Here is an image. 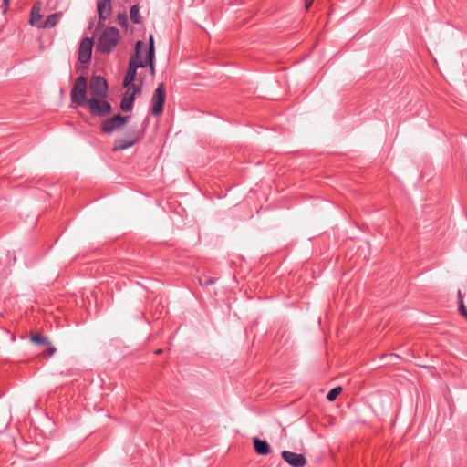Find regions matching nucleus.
Listing matches in <instances>:
<instances>
[{
	"label": "nucleus",
	"instance_id": "obj_31",
	"mask_svg": "<svg viewBox=\"0 0 467 467\" xmlns=\"http://www.w3.org/2000/svg\"><path fill=\"white\" fill-rule=\"evenodd\" d=\"M463 317L467 319V313Z\"/></svg>",
	"mask_w": 467,
	"mask_h": 467
},
{
	"label": "nucleus",
	"instance_id": "obj_20",
	"mask_svg": "<svg viewBox=\"0 0 467 467\" xmlns=\"http://www.w3.org/2000/svg\"><path fill=\"white\" fill-rule=\"evenodd\" d=\"M137 72L132 71L131 69H128L126 75L123 79V87L130 86L132 82H134L136 78Z\"/></svg>",
	"mask_w": 467,
	"mask_h": 467
},
{
	"label": "nucleus",
	"instance_id": "obj_17",
	"mask_svg": "<svg viewBox=\"0 0 467 467\" xmlns=\"http://www.w3.org/2000/svg\"><path fill=\"white\" fill-rule=\"evenodd\" d=\"M130 20L134 24H140L142 22L141 16L140 15V6L138 4L133 5L130 7Z\"/></svg>",
	"mask_w": 467,
	"mask_h": 467
},
{
	"label": "nucleus",
	"instance_id": "obj_30",
	"mask_svg": "<svg viewBox=\"0 0 467 467\" xmlns=\"http://www.w3.org/2000/svg\"><path fill=\"white\" fill-rule=\"evenodd\" d=\"M161 352H162V349H161V348H159V349H157V350L155 351V353H156V354H160V353H161Z\"/></svg>",
	"mask_w": 467,
	"mask_h": 467
},
{
	"label": "nucleus",
	"instance_id": "obj_28",
	"mask_svg": "<svg viewBox=\"0 0 467 467\" xmlns=\"http://www.w3.org/2000/svg\"><path fill=\"white\" fill-rule=\"evenodd\" d=\"M55 351H56V348L54 347H48L47 355L50 357L55 353Z\"/></svg>",
	"mask_w": 467,
	"mask_h": 467
},
{
	"label": "nucleus",
	"instance_id": "obj_12",
	"mask_svg": "<svg viewBox=\"0 0 467 467\" xmlns=\"http://www.w3.org/2000/svg\"><path fill=\"white\" fill-rule=\"evenodd\" d=\"M112 0H97V11L99 14L98 26H103L105 20L111 15Z\"/></svg>",
	"mask_w": 467,
	"mask_h": 467
},
{
	"label": "nucleus",
	"instance_id": "obj_5",
	"mask_svg": "<svg viewBox=\"0 0 467 467\" xmlns=\"http://www.w3.org/2000/svg\"><path fill=\"white\" fill-rule=\"evenodd\" d=\"M142 135L139 133L135 129L130 130L125 138H118L114 140V145L112 148L113 151H120L136 144L140 139Z\"/></svg>",
	"mask_w": 467,
	"mask_h": 467
},
{
	"label": "nucleus",
	"instance_id": "obj_29",
	"mask_svg": "<svg viewBox=\"0 0 467 467\" xmlns=\"http://www.w3.org/2000/svg\"><path fill=\"white\" fill-rule=\"evenodd\" d=\"M10 0H3L2 5L4 7V11H5L9 5Z\"/></svg>",
	"mask_w": 467,
	"mask_h": 467
},
{
	"label": "nucleus",
	"instance_id": "obj_2",
	"mask_svg": "<svg viewBox=\"0 0 467 467\" xmlns=\"http://www.w3.org/2000/svg\"><path fill=\"white\" fill-rule=\"evenodd\" d=\"M87 104L90 114L95 117H107L112 112V106L106 98L92 97Z\"/></svg>",
	"mask_w": 467,
	"mask_h": 467
},
{
	"label": "nucleus",
	"instance_id": "obj_22",
	"mask_svg": "<svg viewBox=\"0 0 467 467\" xmlns=\"http://www.w3.org/2000/svg\"><path fill=\"white\" fill-rule=\"evenodd\" d=\"M341 391H342V388L341 387L333 388L327 394V399L329 401H334L337 398V396L341 393Z\"/></svg>",
	"mask_w": 467,
	"mask_h": 467
},
{
	"label": "nucleus",
	"instance_id": "obj_15",
	"mask_svg": "<svg viewBox=\"0 0 467 467\" xmlns=\"http://www.w3.org/2000/svg\"><path fill=\"white\" fill-rule=\"evenodd\" d=\"M62 17V12H56L47 16L46 20L41 24L40 28H52L54 27L60 18Z\"/></svg>",
	"mask_w": 467,
	"mask_h": 467
},
{
	"label": "nucleus",
	"instance_id": "obj_18",
	"mask_svg": "<svg viewBox=\"0 0 467 467\" xmlns=\"http://www.w3.org/2000/svg\"><path fill=\"white\" fill-rule=\"evenodd\" d=\"M30 340L39 346H49L48 338L39 333L31 335Z\"/></svg>",
	"mask_w": 467,
	"mask_h": 467
},
{
	"label": "nucleus",
	"instance_id": "obj_8",
	"mask_svg": "<svg viewBox=\"0 0 467 467\" xmlns=\"http://www.w3.org/2000/svg\"><path fill=\"white\" fill-rule=\"evenodd\" d=\"M143 47L144 43L141 40H138L135 44V54L129 60L128 69L137 72L138 68L147 66V62L142 59L141 50Z\"/></svg>",
	"mask_w": 467,
	"mask_h": 467
},
{
	"label": "nucleus",
	"instance_id": "obj_23",
	"mask_svg": "<svg viewBox=\"0 0 467 467\" xmlns=\"http://www.w3.org/2000/svg\"><path fill=\"white\" fill-rule=\"evenodd\" d=\"M117 22L118 24L123 27V28H127L128 26H129V21H128V16L126 15V13H119L118 16H117Z\"/></svg>",
	"mask_w": 467,
	"mask_h": 467
},
{
	"label": "nucleus",
	"instance_id": "obj_3",
	"mask_svg": "<svg viewBox=\"0 0 467 467\" xmlns=\"http://www.w3.org/2000/svg\"><path fill=\"white\" fill-rule=\"evenodd\" d=\"M87 87L88 81L85 76H79L76 78L75 84L70 91V99L72 103H75L78 106H83L87 103Z\"/></svg>",
	"mask_w": 467,
	"mask_h": 467
},
{
	"label": "nucleus",
	"instance_id": "obj_6",
	"mask_svg": "<svg viewBox=\"0 0 467 467\" xmlns=\"http://www.w3.org/2000/svg\"><path fill=\"white\" fill-rule=\"evenodd\" d=\"M130 116H122L116 114L107 119H105L100 126V130L104 134H111L115 130L124 126L130 119Z\"/></svg>",
	"mask_w": 467,
	"mask_h": 467
},
{
	"label": "nucleus",
	"instance_id": "obj_14",
	"mask_svg": "<svg viewBox=\"0 0 467 467\" xmlns=\"http://www.w3.org/2000/svg\"><path fill=\"white\" fill-rule=\"evenodd\" d=\"M254 449L258 455H267L271 448L265 440H261L257 437L253 439Z\"/></svg>",
	"mask_w": 467,
	"mask_h": 467
},
{
	"label": "nucleus",
	"instance_id": "obj_21",
	"mask_svg": "<svg viewBox=\"0 0 467 467\" xmlns=\"http://www.w3.org/2000/svg\"><path fill=\"white\" fill-rule=\"evenodd\" d=\"M146 57L148 58L154 59L155 58V47H154V39L153 36L150 35L149 38V47Z\"/></svg>",
	"mask_w": 467,
	"mask_h": 467
},
{
	"label": "nucleus",
	"instance_id": "obj_10",
	"mask_svg": "<svg viewBox=\"0 0 467 467\" xmlns=\"http://www.w3.org/2000/svg\"><path fill=\"white\" fill-rule=\"evenodd\" d=\"M93 40L89 37H84L78 48V61L81 64L88 63L92 55Z\"/></svg>",
	"mask_w": 467,
	"mask_h": 467
},
{
	"label": "nucleus",
	"instance_id": "obj_16",
	"mask_svg": "<svg viewBox=\"0 0 467 467\" xmlns=\"http://www.w3.org/2000/svg\"><path fill=\"white\" fill-rule=\"evenodd\" d=\"M135 98L132 95L126 94L120 100L119 108L123 112H130L133 109Z\"/></svg>",
	"mask_w": 467,
	"mask_h": 467
},
{
	"label": "nucleus",
	"instance_id": "obj_19",
	"mask_svg": "<svg viewBox=\"0 0 467 467\" xmlns=\"http://www.w3.org/2000/svg\"><path fill=\"white\" fill-rule=\"evenodd\" d=\"M125 88H127L126 94L132 95L136 99V95L141 93L142 80L140 81V85L132 82L130 86Z\"/></svg>",
	"mask_w": 467,
	"mask_h": 467
},
{
	"label": "nucleus",
	"instance_id": "obj_7",
	"mask_svg": "<svg viewBox=\"0 0 467 467\" xmlns=\"http://www.w3.org/2000/svg\"><path fill=\"white\" fill-rule=\"evenodd\" d=\"M89 89L93 97L108 98L109 85L102 76H92L89 82Z\"/></svg>",
	"mask_w": 467,
	"mask_h": 467
},
{
	"label": "nucleus",
	"instance_id": "obj_26",
	"mask_svg": "<svg viewBox=\"0 0 467 467\" xmlns=\"http://www.w3.org/2000/svg\"><path fill=\"white\" fill-rule=\"evenodd\" d=\"M314 0H305V7L306 10L310 8L312 5Z\"/></svg>",
	"mask_w": 467,
	"mask_h": 467
},
{
	"label": "nucleus",
	"instance_id": "obj_24",
	"mask_svg": "<svg viewBox=\"0 0 467 467\" xmlns=\"http://www.w3.org/2000/svg\"><path fill=\"white\" fill-rule=\"evenodd\" d=\"M458 297H459V312L462 316H464L467 313V309H466L463 300L462 298L461 291H458Z\"/></svg>",
	"mask_w": 467,
	"mask_h": 467
},
{
	"label": "nucleus",
	"instance_id": "obj_27",
	"mask_svg": "<svg viewBox=\"0 0 467 467\" xmlns=\"http://www.w3.org/2000/svg\"><path fill=\"white\" fill-rule=\"evenodd\" d=\"M213 283H214L213 279H212V278H207V279L204 281L203 285L208 286V285H212V284H213Z\"/></svg>",
	"mask_w": 467,
	"mask_h": 467
},
{
	"label": "nucleus",
	"instance_id": "obj_25",
	"mask_svg": "<svg viewBox=\"0 0 467 467\" xmlns=\"http://www.w3.org/2000/svg\"><path fill=\"white\" fill-rule=\"evenodd\" d=\"M147 62V65L149 66V68H150V73L151 75H154L155 74V66H154V59H151V58H148L146 57V60Z\"/></svg>",
	"mask_w": 467,
	"mask_h": 467
},
{
	"label": "nucleus",
	"instance_id": "obj_1",
	"mask_svg": "<svg viewBox=\"0 0 467 467\" xmlns=\"http://www.w3.org/2000/svg\"><path fill=\"white\" fill-rule=\"evenodd\" d=\"M119 41V31L117 27L109 26L105 29L98 41L97 49L100 53H111Z\"/></svg>",
	"mask_w": 467,
	"mask_h": 467
},
{
	"label": "nucleus",
	"instance_id": "obj_13",
	"mask_svg": "<svg viewBox=\"0 0 467 467\" xmlns=\"http://www.w3.org/2000/svg\"><path fill=\"white\" fill-rule=\"evenodd\" d=\"M29 23L31 26H36L38 28H40L41 24H43L41 16V4L39 2L35 3L31 8Z\"/></svg>",
	"mask_w": 467,
	"mask_h": 467
},
{
	"label": "nucleus",
	"instance_id": "obj_4",
	"mask_svg": "<svg viewBox=\"0 0 467 467\" xmlns=\"http://www.w3.org/2000/svg\"><path fill=\"white\" fill-rule=\"evenodd\" d=\"M166 100V88L164 83H160L151 98V113L153 116H160L163 112Z\"/></svg>",
	"mask_w": 467,
	"mask_h": 467
},
{
	"label": "nucleus",
	"instance_id": "obj_9",
	"mask_svg": "<svg viewBox=\"0 0 467 467\" xmlns=\"http://www.w3.org/2000/svg\"><path fill=\"white\" fill-rule=\"evenodd\" d=\"M143 47L144 43L141 40H138L135 44V54L129 60L128 69L137 72L138 68L147 66V62L142 59L141 50Z\"/></svg>",
	"mask_w": 467,
	"mask_h": 467
},
{
	"label": "nucleus",
	"instance_id": "obj_11",
	"mask_svg": "<svg viewBox=\"0 0 467 467\" xmlns=\"http://www.w3.org/2000/svg\"><path fill=\"white\" fill-rule=\"evenodd\" d=\"M281 456L285 462L292 467H304L306 464V459L302 453H296L290 451H283Z\"/></svg>",
	"mask_w": 467,
	"mask_h": 467
}]
</instances>
